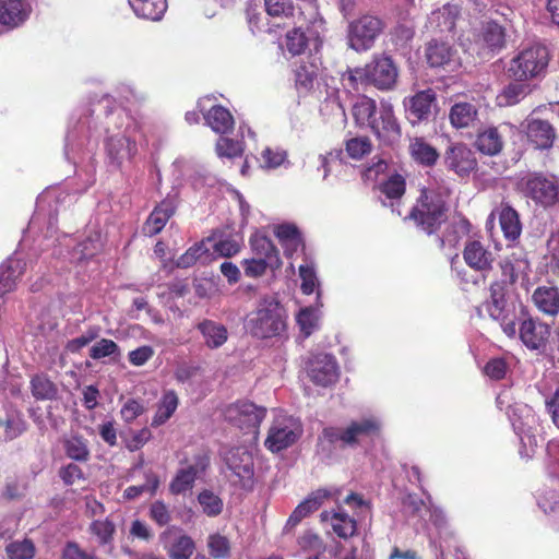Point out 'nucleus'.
Instances as JSON below:
<instances>
[{
    "instance_id": "nucleus-24",
    "label": "nucleus",
    "mask_w": 559,
    "mask_h": 559,
    "mask_svg": "<svg viewBox=\"0 0 559 559\" xmlns=\"http://www.w3.org/2000/svg\"><path fill=\"white\" fill-rule=\"evenodd\" d=\"M265 11L273 19L283 20V26L295 25L302 12L292 0H264Z\"/></svg>"
},
{
    "instance_id": "nucleus-56",
    "label": "nucleus",
    "mask_w": 559,
    "mask_h": 559,
    "mask_svg": "<svg viewBox=\"0 0 559 559\" xmlns=\"http://www.w3.org/2000/svg\"><path fill=\"white\" fill-rule=\"evenodd\" d=\"M210 555L214 558H227L230 552V543L221 534H212L207 539Z\"/></svg>"
},
{
    "instance_id": "nucleus-34",
    "label": "nucleus",
    "mask_w": 559,
    "mask_h": 559,
    "mask_svg": "<svg viewBox=\"0 0 559 559\" xmlns=\"http://www.w3.org/2000/svg\"><path fill=\"white\" fill-rule=\"evenodd\" d=\"M453 49L447 43L430 41L426 48V58L430 67H444L453 61Z\"/></svg>"
},
{
    "instance_id": "nucleus-58",
    "label": "nucleus",
    "mask_w": 559,
    "mask_h": 559,
    "mask_svg": "<svg viewBox=\"0 0 559 559\" xmlns=\"http://www.w3.org/2000/svg\"><path fill=\"white\" fill-rule=\"evenodd\" d=\"M119 346L112 340L108 338H102L90 349V356L96 360L112 355H119Z\"/></svg>"
},
{
    "instance_id": "nucleus-29",
    "label": "nucleus",
    "mask_w": 559,
    "mask_h": 559,
    "mask_svg": "<svg viewBox=\"0 0 559 559\" xmlns=\"http://www.w3.org/2000/svg\"><path fill=\"white\" fill-rule=\"evenodd\" d=\"M320 518L322 522H330L334 533L341 538H348L356 532V521L344 511H323Z\"/></svg>"
},
{
    "instance_id": "nucleus-21",
    "label": "nucleus",
    "mask_w": 559,
    "mask_h": 559,
    "mask_svg": "<svg viewBox=\"0 0 559 559\" xmlns=\"http://www.w3.org/2000/svg\"><path fill=\"white\" fill-rule=\"evenodd\" d=\"M176 210V201L174 198L167 197L158 205L155 206L153 212L147 217L143 225V233L146 236L153 237L162 231L168 219L174 215Z\"/></svg>"
},
{
    "instance_id": "nucleus-3",
    "label": "nucleus",
    "mask_w": 559,
    "mask_h": 559,
    "mask_svg": "<svg viewBox=\"0 0 559 559\" xmlns=\"http://www.w3.org/2000/svg\"><path fill=\"white\" fill-rule=\"evenodd\" d=\"M408 217L427 234H433L447 221V207L440 195L423 190Z\"/></svg>"
},
{
    "instance_id": "nucleus-45",
    "label": "nucleus",
    "mask_w": 559,
    "mask_h": 559,
    "mask_svg": "<svg viewBox=\"0 0 559 559\" xmlns=\"http://www.w3.org/2000/svg\"><path fill=\"white\" fill-rule=\"evenodd\" d=\"M88 531L97 537L100 546L110 545L116 533V525L109 519L95 520L90 524Z\"/></svg>"
},
{
    "instance_id": "nucleus-14",
    "label": "nucleus",
    "mask_w": 559,
    "mask_h": 559,
    "mask_svg": "<svg viewBox=\"0 0 559 559\" xmlns=\"http://www.w3.org/2000/svg\"><path fill=\"white\" fill-rule=\"evenodd\" d=\"M406 117L412 124L428 120L436 106V93L431 88L417 92L404 100Z\"/></svg>"
},
{
    "instance_id": "nucleus-30",
    "label": "nucleus",
    "mask_w": 559,
    "mask_h": 559,
    "mask_svg": "<svg viewBox=\"0 0 559 559\" xmlns=\"http://www.w3.org/2000/svg\"><path fill=\"white\" fill-rule=\"evenodd\" d=\"M198 330L202 334L205 345L212 349L223 346L228 338L227 329L223 324L212 320H203L200 322Z\"/></svg>"
},
{
    "instance_id": "nucleus-20",
    "label": "nucleus",
    "mask_w": 559,
    "mask_h": 559,
    "mask_svg": "<svg viewBox=\"0 0 559 559\" xmlns=\"http://www.w3.org/2000/svg\"><path fill=\"white\" fill-rule=\"evenodd\" d=\"M333 492L328 489H318L313 492H311L302 502H300L290 516L288 518L285 531H288L293 527H295L297 524H299L302 519L311 514L312 512L317 511L324 500L332 497Z\"/></svg>"
},
{
    "instance_id": "nucleus-57",
    "label": "nucleus",
    "mask_w": 559,
    "mask_h": 559,
    "mask_svg": "<svg viewBox=\"0 0 559 559\" xmlns=\"http://www.w3.org/2000/svg\"><path fill=\"white\" fill-rule=\"evenodd\" d=\"M243 152L242 144L225 136L216 142V153L219 157L234 158L240 156Z\"/></svg>"
},
{
    "instance_id": "nucleus-59",
    "label": "nucleus",
    "mask_w": 559,
    "mask_h": 559,
    "mask_svg": "<svg viewBox=\"0 0 559 559\" xmlns=\"http://www.w3.org/2000/svg\"><path fill=\"white\" fill-rule=\"evenodd\" d=\"M381 191L389 199H400L405 192V180L401 175H392L381 186Z\"/></svg>"
},
{
    "instance_id": "nucleus-33",
    "label": "nucleus",
    "mask_w": 559,
    "mask_h": 559,
    "mask_svg": "<svg viewBox=\"0 0 559 559\" xmlns=\"http://www.w3.org/2000/svg\"><path fill=\"white\" fill-rule=\"evenodd\" d=\"M408 148L413 159L424 166L435 165L439 157L437 150L424 138L412 139Z\"/></svg>"
},
{
    "instance_id": "nucleus-22",
    "label": "nucleus",
    "mask_w": 559,
    "mask_h": 559,
    "mask_svg": "<svg viewBox=\"0 0 559 559\" xmlns=\"http://www.w3.org/2000/svg\"><path fill=\"white\" fill-rule=\"evenodd\" d=\"M31 8L23 0H0V24L14 28L24 23Z\"/></svg>"
},
{
    "instance_id": "nucleus-19",
    "label": "nucleus",
    "mask_w": 559,
    "mask_h": 559,
    "mask_svg": "<svg viewBox=\"0 0 559 559\" xmlns=\"http://www.w3.org/2000/svg\"><path fill=\"white\" fill-rule=\"evenodd\" d=\"M463 259L474 271L485 272L492 267L495 254L479 240H468L463 250Z\"/></svg>"
},
{
    "instance_id": "nucleus-23",
    "label": "nucleus",
    "mask_w": 559,
    "mask_h": 559,
    "mask_svg": "<svg viewBox=\"0 0 559 559\" xmlns=\"http://www.w3.org/2000/svg\"><path fill=\"white\" fill-rule=\"evenodd\" d=\"M380 423L374 417L362 418L352 421L345 428L344 444L355 445L361 439L372 437L380 431Z\"/></svg>"
},
{
    "instance_id": "nucleus-50",
    "label": "nucleus",
    "mask_w": 559,
    "mask_h": 559,
    "mask_svg": "<svg viewBox=\"0 0 559 559\" xmlns=\"http://www.w3.org/2000/svg\"><path fill=\"white\" fill-rule=\"evenodd\" d=\"M347 155L353 159H361L372 150V143L367 136H355L345 142Z\"/></svg>"
},
{
    "instance_id": "nucleus-39",
    "label": "nucleus",
    "mask_w": 559,
    "mask_h": 559,
    "mask_svg": "<svg viewBox=\"0 0 559 559\" xmlns=\"http://www.w3.org/2000/svg\"><path fill=\"white\" fill-rule=\"evenodd\" d=\"M528 93V88L521 82L510 83L497 95V105L509 107L520 103Z\"/></svg>"
},
{
    "instance_id": "nucleus-61",
    "label": "nucleus",
    "mask_w": 559,
    "mask_h": 559,
    "mask_svg": "<svg viewBox=\"0 0 559 559\" xmlns=\"http://www.w3.org/2000/svg\"><path fill=\"white\" fill-rule=\"evenodd\" d=\"M99 334V329L94 326L86 330L82 335L79 337L72 338L67 343V349L71 353H78L83 347L87 346L91 342L96 340Z\"/></svg>"
},
{
    "instance_id": "nucleus-13",
    "label": "nucleus",
    "mask_w": 559,
    "mask_h": 559,
    "mask_svg": "<svg viewBox=\"0 0 559 559\" xmlns=\"http://www.w3.org/2000/svg\"><path fill=\"white\" fill-rule=\"evenodd\" d=\"M307 372L313 383L329 386L338 379V367L330 354H317L308 362Z\"/></svg>"
},
{
    "instance_id": "nucleus-53",
    "label": "nucleus",
    "mask_w": 559,
    "mask_h": 559,
    "mask_svg": "<svg viewBox=\"0 0 559 559\" xmlns=\"http://www.w3.org/2000/svg\"><path fill=\"white\" fill-rule=\"evenodd\" d=\"M319 313L311 307L304 308L297 314V323L305 336H309L318 326Z\"/></svg>"
},
{
    "instance_id": "nucleus-63",
    "label": "nucleus",
    "mask_w": 559,
    "mask_h": 559,
    "mask_svg": "<svg viewBox=\"0 0 559 559\" xmlns=\"http://www.w3.org/2000/svg\"><path fill=\"white\" fill-rule=\"evenodd\" d=\"M150 516L159 526L167 525L171 520L169 508L160 500L151 504Z\"/></svg>"
},
{
    "instance_id": "nucleus-52",
    "label": "nucleus",
    "mask_w": 559,
    "mask_h": 559,
    "mask_svg": "<svg viewBox=\"0 0 559 559\" xmlns=\"http://www.w3.org/2000/svg\"><path fill=\"white\" fill-rule=\"evenodd\" d=\"M378 107L379 106L376 105L373 99L364 97L355 104L353 114L359 123H368L369 126L370 120H372L374 117Z\"/></svg>"
},
{
    "instance_id": "nucleus-51",
    "label": "nucleus",
    "mask_w": 559,
    "mask_h": 559,
    "mask_svg": "<svg viewBox=\"0 0 559 559\" xmlns=\"http://www.w3.org/2000/svg\"><path fill=\"white\" fill-rule=\"evenodd\" d=\"M251 246L259 258L266 259L270 263L277 262V250L269 238L254 236L251 238Z\"/></svg>"
},
{
    "instance_id": "nucleus-43",
    "label": "nucleus",
    "mask_w": 559,
    "mask_h": 559,
    "mask_svg": "<svg viewBox=\"0 0 559 559\" xmlns=\"http://www.w3.org/2000/svg\"><path fill=\"white\" fill-rule=\"evenodd\" d=\"M284 47L292 56H299L306 51L308 37L301 26L294 27L286 33Z\"/></svg>"
},
{
    "instance_id": "nucleus-5",
    "label": "nucleus",
    "mask_w": 559,
    "mask_h": 559,
    "mask_svg": "<svg viewBox=\"0 0 559 559\" xmlns=\"http://www.w3.org/2000/svg\"><path fill=\"white\" fill-rule=\"evenodd\" d=\"M302 435L300 420L282 411L274 415L264 445L273 453L293 445Z\"/></svg>"
},
{
    "instance_id": "nucleus-37",
    "label": "nucleus",
    "mask_w": 559,
    "mask_h": 559,
    "mask_svg": "<svg viewBox=\"0 0 559 559\" xmlns=\"http://www.w3.org/2000/svg\"><path fill=\"white\" fill-rule=\"evenodd\" d=\"M500 226L506 238L515 240L522 230L518 212L509 205L501 209L499 215Z\"/></svg>"
},
{
    "instance_id": "nucleus-32",
    "label": "nucleus",
    "mask_w": 559,
    "mask_h": 559,
    "mask_svg": "<svg viewBox=\"0 0 559 559\" xmlns=\"http://www.w3.org/2000/svg\"><path fill=\"white\" fill-rule=\"evenodd\" d=\"M204 119L214 132L221 134H225L233 130L235 123L229 110L221 105L213 106L206 114H204Z\"/></svg>"
},
{
    "instance_id": "nucleus-44",
    "label": "nucleus",
    "mask_w": 559,
    "mask_h": 559,
    "mask_svg": "<svg viewBox=\"0 0 559 559\" xmlns=\"http://www.w3.org/2000/svg\"><path fill=\"white\" fill-rule=\"evenodd\" d=\"M144 476L145 483L138 486H129L123 492L124 498L133 500L145 492L150 493L151 496L155 495L159 486V478L157 474L152 471H147L145 472Z\"/></svg>"
},
{
    "instance_id": "nucleus-60",
    "label": "nucleus",
    "mask_w": 559,
    "mask_h": 559,
    "mask_svg": "<svg viewBox=\"0 0 559 559\" xmlns=\"http://www.w3.org/2000/svg\"><path fill=\"white\" fill-rule=\"evenodd\" d=\"M287 153L281 148L265 147L261 153L262 167L276 168L286 162Z\"/></svg>"
},
{
    "instance_id": "nucleus-1",
    "label": "nucleus",
    "mask_w": 559,
    "mask_h": 559,
    "mask_svg": "<svg viewBox=\"0 0 559 559\" xmlns=\"http://www.w3.org/2000/svg\"><path fill=\"white\" fill-rule=\"evenodd\" d=\"M286 321V311L278 299L274 296H263L254 310L247 314L245 328L257 338H272L285 332Z\"/></svg>"
},
{
    "instance_id": "nucleus-49",
    "label": "nucleus",
    "mask_w": 559,
    "mask_h": 559,
    "mask_svg": "<svg viewBox=\"0 0 559 559\" xmlns=\"http://www.w3.org/2000/svg\"><path fill=\"white\" fill-rule=\"evenodd\" d=\"M5 552L9 559H33L35 546L29 539L15 540L5 547Z\"/></svg>"
},
{
    "instance_id": "nucleus-18",
    "label": "nucleus",
    "mask_w": 559,
    "mask_h": 559,
    "mask_svg": "<svg viewBox=\"0 0 559 559\" xmlns=\"http://www.w3.org/2000/svg\"><path fill=\"white\" fill-rule=\"evenodd\" d=\"M206 467L207 462L203 459H199L194 463L179 468L169 484L170 492L180 495L192 489L195 480L204 474Z\"/></svg>"
},
{
    "instance_id": "nucleus-28",
    "label": "nucleus",
    "mask_w": 559,
    "mask_h": 559,
    "mask_svg": "<svg viewBox=\"0 0 559 559\" xmlns=\"http://www.w3.org/2000/svg\"><path fill=\"white\" fill-rule=\"evenodd\" d=\"M527 136L536 148H549L555 140V131L548 121L535 119L528 122Z\"/></svg>"
},
{
    "instance_id": "nucleus-9",
    "label": "nucleus",
    "mask_w": 559,
    "mask_h": 559,
    "mask_svg": "<svg viewBox=\"0 0 559 559\" xmlns=\"http://www.w3.org/2000/svg\"><path fill=\"white\" fill-rule=\"evenodd\" d=\"M159 539L170 559H190L194 554V540L180 527L166 528Z\"/></svg>"
},
{
    "instance_id": "nucleus-55",
    "label": "nucleus",
    "mask_w": 559,
    "mask_h": 559,
    "mask_svg": "<svg viewBox=\"0 0 559 559\" xmlns=\"http://www.w3.org/2000/svg\"><path fill=\"white\" fill-rule=\"evenodd\" d=\"M67 455L75 461H86L90 452L85 441L82 438L72 437L64 443Z\"/></svg>"
},
{
    "instance_id": "nucleus-4",
    "label": "nucleus",
    "mask_w": 559,
    "mask_h": 559,
    "mask_svg": "<svg viewBox=\"0 0 559 559\" xmlns=\"http://www.w3.org/2000/svg\"><path fill=\"white\" fill-rule=\"evenodd\" d=\"M548 51L540 45L521 50L510 61L509 75L518 82L539 76L548 66Z\"/></svg>"
},
{
    "instance_id": "nucleus-54",
    "label": "nucleus",
    "mask_w": 559,
    "mask_h": 559,
    "mask_svg": "<svg viewBox=\"0 0 559 559\" xmlns=\"http://www.w3.org/2000/svg\"><path fill=\"white\" fill-rule=\"evenodd\" d=\"M213 242L214 252L219 257H231L239 252L240 246L237 240L233 238H224L216 240L215 234L206 238V243Z\"/></svg>"
},
{
    "instance_id": "nucleus-47",
    "label": "nucleus",
    "mask_w": 559,
    "mask_h": 559,
    "mask_svg": "<svg viewBox=\"0 0 559 559\" xmlns=\"http://www.w3.org/2000/svg\"><path fill=\"white\" fill-rule=\"evenodd\" d=\"M209 255V248L206 247V240H203L194 246L190 247L182 255H180L176 262L178 267L187 269L195 264L199 260Z\"/></svg>"
},
{
    "instance_id": "nucleus-17",
    "label": "nucleus",
    "mask_w": 559,
    "mask_h": 559,
    "mask_svg": "<svg viewBox=\"0 0 559 559\" xmlns=\"http://www.w3.org/2000/svg\"><path fill=\"white\" fill-rule=\"evenodd\" d=\"M519 335L523 344L530 349H540L547 344L550 336V328L532 318L522 321L519 328Z\"/></svg>"
},
{
    "instance_id": "nucleus-26",
    "label": "nucleus",
    "mask_w": 559,
    "mask_h": 559,
    "mask_svg": "<svg viewBox=\"0 0 559 559\" xmlns=\"http://www.w3.org/2000/svg\"><path fill=\"white\" fill-rule=\"evenodd\" d=\"M26 270V263L17 258L11 257L0 266V296L14 289L16 281Z\"/></svg>"
},
{
    "instance_id": "nucleus-48",
    "label": "nucleus",
    "mask_w": 559,
    "mask_h": 559,
    "mask_svg": "<svg viewBox=\"0 0 559 559\" xmlns=\"http://www.w3.org/2000/svg\"><path fill=\"white\" fill-rule=\"evenodd\" d=\"M504 29L496 22H488L483 28V40L490 49H500L504 45Z\"/></svg>"
},
{
    "instance_id": "nucleus-40",
    "label": "nucleus",
    "mask_w": 559,
    "mask_h": 559,
    "mask_svg": "<svg viewBox=\"0 0 559 559\" xmlns=\"http://www.w3.org/2000/svg\"><path fill=\"white\" fill-rule=\"evenodd\" d=\"M178 403V396L174 391L165 392L153 418L152 426L157 427L165 424L176 412Z\"/></svg>"
},
{
    "instance_id": "nucleus-12",
    "label": "nucleus",
    "mask_w": 559,
    "mask_h": 559,
    "mask_svg": "<svg viewBox=\"0 0 559 559\" xmlns=\"http://www.w3.org/2000/svg\"><path fill=\"white\" fill-rule=\"evenodd\" d=\"M105 150L109 163L119 167L135 155L136 143L130 139L128 129H124L122 132H112L106 136Z\"/></svg>"
},
{
    "instance_id": "nucleus-38",
    "label": "nucleus",
    "mask_w": 559,
    "mask_h": 559,
    "mask_svg": "<svg viewBox=\"0 0 559 559\" xmlns=\"http://www.w3.org/2000/svg\"><path fill=\"white\" fill-rule=\"evenodd\" d=\"M503 142L497 128L480 132L476 139V147L484 154L496 155L502 148Z\"/></svg>"
},
{
    "instance_id": "nucleus-10",
    "label": "nucleus",
    "mask_w": 559,
    "mask_h": 559,
    "mask_svg": "<svg viewBox=\"0 0 559 559\" xmlns=\"http://www.w3.org/2000/svg\"><path fill=\"white\" fill-rule=\"evenodd\" d=\"M266 415V408L243 401L228 407L226 417L234 425L241 429H252L255 431Z\"/></svg>"
},
{
    "instance_id": "nucleus-8",
    "label": "nucleus",
    "mask_w": 559,
    "mask_h": 559,
    "mask_svg": "<svg viewBox=\"0 0 559 559\" xmlns=\"http://www.w3.org/2000/svg\"><path fill=\"white\" fill-rule=\"evenodd\" d=\"M524 193L544 207L559 203V178L534 173L524 180Z\"/></svg>"
},
{
    "instance_id": "nucleus-41",
    "label": "nucleus",
    "mask_w": 559,
    "mask_h": 559,
    "mask_svg": "<svg viewBox=\"0 0 559 559\" xmlns=\"http://www.w3.org/2000/svg\"><path fill=\"white\" fill-rule=\"evenodd\" d=\"M31 390L36 400H53L58 394L56 384L44 374L32 378Z\"/></svg>"
},
{
    "instance_id": "nucleus-11",
    "label": "nucleus",
    "mask_w": 559,
    "mask_h": 559,
    "mask_svg": "<svg viewBox=\"0 0 559 559\" xmlns=\"http://www.w3.org/2000/svg\"><path fill=\"white\" fill-rule=\"evenodd\" d=\"M224 460L228 468L239 478L241 486L249 488L253 484V457L246 448H233L224 454Z\"/></svg>"
},
{
    "instance_id": "nucleus-25",
    "label": "nucleus",
    "mask_w": 559,
    "mask_h": 559,
    "mask_svg": "<svg viewBox=\"0 0 559 559\" xmlns=\"http://www.w3.org/2000/svg\"><path fill=\"white\" fill-rule=\"evenodd\" d=\"M459 14L460 10L456 5L445 4L441 9L431 12L427 27L441 34L451 33L455 27Z\"/></svg>"
},
{
    "instance_id": "nucleus-35",
    "label": "nucleus",
    "mask_w": 559,
    "mask_h": 559,
    "mask_svg": "<svg viewBox=\"0 0 559 559\" xmlns=\"http://www.w3.org/2000/svg\"><path fill=\"white\" fill-rule=\"evenodd\" d=\"M487 311L492 319H502L509 311L506 300V284L496 282L490 285V300L487 302Z\"/></svg>"
},
{
    "instance_id": "nucleus-16",
    "label": "nucleus",
    "mask_w": 559,
    "mask_h": 559,
    "mask_svg": "<svg viewBox=\"0 0 559 559\" xmlns=\"http://www.w3.org/2000/svg\"><path fill=\"white\" fill-rule=\"evenodd\" d=\"M444 164L459 176L468 175L477 166V160L472 150L465 144H451L444 153Z\"/></svg>"
},
{
    "instance_id": "nucleus-6",
    "label": "nucleus",
    "mask_w": 559,
    "mask_h": 559,
    "mask_svg": "<svg viewBox=\"0 0 559 559\" xmlns=\"http://www.w3.org/2000/svg\"><path fill=\"white\" fill-rule=\"evenodd\" d=\"M508 415L522 443L520 454L526 459L532 457L537 447V440L532 433V428L537 421L533 408L526 404H515L508 407Z\"/></svg>"
},
{
    "instance_id": "nucleus-31",
    "label": "nucleus",
    "mask_w": 559,
    "mask_h": 559,
    "mask_svg": "<svg viewBox=\"0 0 559 559\" xmlns=\"http://www.w3.org/2000/svg\"><path fill=\"white\" fill-rule=\"evenodd\" d=\"M129 3L139 17L151 21H159L167 10V0H129Z\"/></svg>"
},
{
    "instance_id": "nucleus-2",
    "label": "nucleus",
    "mask_w": 559,
    "mask_h": 559,
    "mask_svg": "<svg viewBox=\"0 0 559 559\" xmlns=\"http://www.w3.org/2000/svg\"><path fill=\"white\" fill-rule=\"evenodd\" d=\"M399 69L393 59L385 55H376L362 68L349 71L348 80L353 84L369 83L378 90L390 91L396 85Z\"/></svg>"
},
{
    "instance_id": "nucleus-46",
    "label": "nucleus",
    "mask_w": 559,
    "mask_h": 559,
    "mask_svg": "<svg viewBox=\"0 0 559 559\" xmlns=\"http://www.w3.org/2000/svg\"><path fill=\"white\" fill-rule=\"evenodd\" d=\"M198 502L202 509V512L207 516H217L223 511V500L211 490H202L198 495Z\"/></svg>"
},
{
    "instance_id": "nucleus-64",
    "label": "nucleus",
    "mask_w": 559,
    "mask_h": 559,
    "mask_svg": "<svg viewBox=\"0 0 559 559\" xmlns=\"http://www.w3.org/2000/svg\"><path fill=\"white\" fill-rule=\"evenodd\" d=\"M62 559H99L93 552L82 549L79 544L69 542L63 548Z\"/></svg>"
},
{
    "instance_id": "nucleus-7",
    "label": "nucleus",
    "mask_w": 559,
    "mask_h": 559,
    "mask_svg": "<svg viewBox=\"0 0 559 559\" xmlns=\"http://www.w3.org/2000/svg\"><path fill=\"white\" fill-rule=\"evenodd\" d=\"M384 23L373 15H364L348 25V46L357 52L369 50L382 33Z\"/></svg>"
},
{
    "instance_id": "nucleus-36",
    "label": "nucleus",
    "mask_w": 559,
    "mask_h": 559,
    "mask_svg": "<svg viewBox=\"0 0 559 559\" xmlns=\"http://www.w3.org/2000/svg\"><path fill=\"white\" fill-rule=\"evenodd\" d=\"M477 117V110L471 103H456L451 107L449 118L456 129L469 127Z\"/></svg>"
},
{
    "instance_id": "nucleus-42",
    "label": "nucleus",
    "mask_w": 559,
    "mask_h": 559,
    "mask_svg": "<svg viewBox=\"0 0 559 559\" xmlns=\"http://www.w3.org/2000/svg\"><path fill=\"white\" fill-rule=\"evenodd\" d=\"M275 235L285 247L287 253L292 254L301 246V237L296 226L290 224L278 225Z\"/></svg>"
},
{
    "instance_id": "nucleus-15",
    "label": "nucleus",
    "mask_w": 559,
    "mask_h": 559,
    "mask_svg": "<svg viewBox=\"0 0 559 559\" xmlns=\"http://www.w3.org/2000/svg\"><path fill=\"white\" fill-rule=\"evenodd\" d=\"M369 127L373 133L384 141H390L400 135V127L394 117L393 106L388 102H381Z\"/></svg>"
},
{
    "instance_id": "nucleus-62",
    "label": "nucleus",
    "mask_w": 559,
    "mask_h": 559,
    "mask_svg": "<svg viewBox=\"0 0 559 559\" xmlns=\"http://www.w3.org/2000/svg\"><path fill=\"white\" fill-rule=\"evenodd\" d=\"M299 276L301 278V290L306 295H310L314 292L318 284V278L312 265H300Z\"/></svg>"
},
{
    "instance_id": "nucleus-27",
    "label": "nucleus",
    "mask_w": 559,
    "mask_h": 559,
    "mask_svg": "<svg viewBox=\"0 0 559 559\" xmlns=\"http://www.w3.org/2000/svg\"><path fill=\"white\" fill-rule=\"evenodd\" d=\"M534 305L539 311L548 316L559 313V289L554 286H540L532 296Z\"/></svg>"
}]
</instances>
